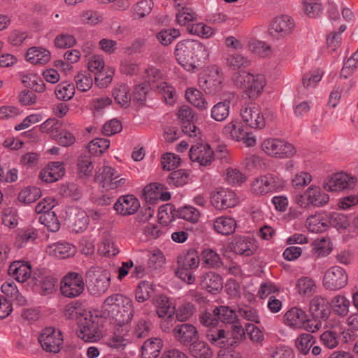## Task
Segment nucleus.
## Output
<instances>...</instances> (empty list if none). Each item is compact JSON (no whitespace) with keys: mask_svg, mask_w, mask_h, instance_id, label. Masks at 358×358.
Wrapping results in <instances>:
<instances>
[{"mask_svg":"<svg viewBox=\"0 0 358 358\" xmlns=\"http://www.w3.org/2000/svg\"><path fill=\"white\" fill-rule=\"evenodd\" d=\"M175 57L185 70L194 71L208 59V48L197 40H182L175 48Z\"/></svg>","mask_w":358,"mask_h":358,"instance_id":"1","label":"nucleus"},{"mask_svg":"<svg viewBox=\"0 0 358 358\" xmlns=\"http://www.w3.org/2000/svg\"><path fill=\"white\" fill-rule=\"evenodd\" d=\"M103 308L120 327L130 322L134 313L131 300L120 294L107 297L103 303Z\"/></svg>","mask_w":358,"mask_h":358,"instance_id":"2","label":"nucleus"},{"mask_svg":"<svg viewBox=\"0 0 358 358\" xmlns=\"http://www.w3.org/2000/svg\"><path fill=\"white\" fill-rule=\"evenodd\" d=\"M232 80L237 87L244 89L245 94L250 99H256L259 96L266 83L263 74L245 71L234 73Z\"/></svg>","mask_w":358,"mask_h":358,"instance_id":"3","label":"nucleus"},{"mask_svg":"<svg viewBox=\"0 0 358 358\" xmlns=\"http://www.w3.org/2000/svg\"><path fill=\"white\" fill-rule=\"evenodd\" d=\"M101 319L98 315H93L91 312L78 322V336L87 343H94L102 337Z\"/></svg>","mask_w":358,"mask_h":358,"instance_id":"4","label":"nucleus"},{"mask_svg":"<svg viewBox=\"0 0 358 358\" xmlns=\"http://www.w3.org/2000/svg\"><path fill=\"white\" fill-rule=\"evenodd\" d=\"M285 181L278 173H268L254 180L251 184V191L257 195L276 192L283 189Z\"/></svg>","mask_w":358,"mask_h":358,"instance_id":"5","label":"nucleus"},{"mask_svg":"<svg viewBox=\"0 0 358 358\" xmlns=\"http://www.w3.org/2000/svg\"><path fill=\"white\" fill-rule=\"evenodd\" d=\"M95 180L105 190H120L126 187L127 179L109 166H103L96 173Z\"/></svg>","mask_w":358,"mask_h":358,"instance_id":"6","label":"nucleus"},{"mask_svg":"<svg viewBox=\"0 0 358 358\" xmlns=\"http://www.w3.org/2000/svg\"><path fill=\"white\" fill-rule=\"evenodd\" d=\"M85 289V282L81 274L76 272H69L60 282L61 294L67 298H75L80 296Z\"/></svg>","mask_w":358,"mask_h":358,"instance_id":"7","label":"nucleus"},{"mask_svg":"<svg viewBox=\"0 0 358 358\" xmlns=\"http://www.w3.org/2000/svg\"><path fill=\"white\" fill-rule=\"evenodd\" d=\"M329 196L323 192L319 187L311 185L303 194L296 195L295 202L302 208L309 206H323L329 202Z\"/></svg>","mask_w":358,"mask_h":358,"instance_id":"8","label":"nucleus"},{"mask_svg":"<svg viewBox=\"0 0 358 358\" xmlns=\"http://www.w3.org/2000/svg\"><path fill=\"white\" fill-rule=\"evenodd\" d=\"M262 148L268 155L278 158L290 157L296 152L292 144L278 138H268L264 141Z\"/></svg>","mask_w":358,"mask_h":358,"instance_id":"9","label":"nucleus"},{"mask_svg":"<svg viewBox=\"0 0 358 358\" xmlns=\"http://www.w3.org/2000/svg\"><path fill=\"white\" fill-rule=\"evenodd\" d=\"M295 27L294 20L289 15L275 17L268 27V34L274 39H282L290 35Z\"/></svg>","mask_w":358,"mask_h":358,"instance_id":"10","label":"nucleus"},{"mask_svg":"<svg viewBox=\"0 0 358 358\" xmlns=\"http://www.w3.org/2000/svg\"><path fill=\"white\" fill-rule=\"evenodd\" d=\"M86 278L92 283L90 289L94 295L105 293L110 285V274L106 270L101 271L92 267L86 272Z\"/></svg>","mask_w":358,"mask_h":358,"instance_id":"11","label":"nucleus"},{"mask_svg":"<svg viewBox=\"0 0 358 358\" xmlns=\"http://www.w3.org/2000/svg\"><path fill=\"white\" fill-rule=\"evenodd\" d=\"M42 348L48 352H59L63 344V338L59 330L53 327L45 328L38 337Z\"/></svg>","mask_w":358,"mask_h":358,"instance_id":"12","label":"nucleus"},{"mask_svg":"<svg viewBox=\"0 0 358 358\" xmlns=\"http://www.w3.org/2000/svg\"><path fill=\"white\" fill-rule=\"evenodd\" d=\"M348 277L345 271L337 266L329 268L323 278V285L327 289L338 290L348 283Z\"/></svg>","mask_w":358,"mask_h":358,"instance_id":"13","label":"nucleus"},{"mask_svg":"<svg viewBox=\"0 0 358 358\" xmlns=\"http://www.w3.org/2000/svg\"><path fill=\"white\" fill-rule=\"evenodd\" d=\"M172 334L175 340L182 346H189L199 338L196 327L190 323L176 324L172 329Z\"/></svg>","mask_w":358,"mask_h":358,"instance_id":"14","label":"nucleus"},{"mask_svg":"<svg viewBox=\"0 0 358 358\" xmlns=\"http://www.w3.org/2000/svg\"><path fill=\"white\" fill-rule=\"evenodd\" d=\"M210 203L216 209L225 210L234 207L238 203V199L234 191L220 188L211 193Z\"/></svg>","mask_w":358,"mask_h":358,"instance_id":"15","label":"nucleus"},{"mask_svg":"<svg viewBox=\"0 0 358 358\" xmlns=\"http://www.w3.org/2000/svg\"><path fill=\"white\" fill-rule=\"evenodd\" d=\"M357 178L345 173H337L324 182L323 187L328 192H336L345 189H352Z\"/></svg>","mask_w":358,"mask_h":358,"instance_id":"16","label":"nucleus"},{"mask_svg":"<svg viewBox=\"0 0 358 358\" xmlns=\"http://www.w3.org/2000/svg\"><path fill=\"white\" fill-rule=\"evenodd\" d=\"M241 116L243 121L251 128L261 129L266 125L264 117L258 106H243L241 109Z\"/></svg>","mask_w":358,"mask_h":358,"instance_id":"17","label":"nucleus"},{"mask_svg":"<svg viewBox=\"0 0 358 358\" xmlns=\"http://www.w3.org/2000/svg\"><path fill=\"white\" fill-rule=\"evenodd\" d=\"M189 158L201 166H208L214 160L213 151L210 145L203 142L196 143L189 150Z\"/></svg>","mask_w":358,"mask_h":358,"instance_id":"18","label":"nucleus"},{"mask_svg":"<svg viewBox=\"0 0 358 358\" xmlns=\"http://www.w3.org/2000/svg\"><path fill=\"white\" fill-rule=\"evenodd\" d=\"M199 87L206 93L215 95L222 90V80L218 69H214L210 73H205L199 78Z\"/></svg>","mask_w":358,"mask_h":358,"instance_id":"19","label":"nucleus"},{"mask_svg":"<svg viewBox=\"0 0 358 358\" xmlns=\"http://www.w3.org/2000/svg\"><path fill=\"white\" fill-rule=\"evenodd\" d=\"M69 227L75 233L85 231L89 224L90 219L85 211L72 208L67 215Z\"/></svg>","mask_w":358,"mask_h":358,"instance_id":"20","label":"nucleus"},{"mask_svg":"<svg viewBox=\"0 0 358 358\" xmlns=\"http://www.w3.org/2000/svg\"><path fill=\"white\" fill-rule=\"evenodd\" d=\"M115 210L122 216L134 214L140 208L139 201L134 195L121 196L115 203Z\"/></svg>","mask_w":358,"mask_h":358,"instance_id":"21","label":"nucleus"},{"mask_svg":"<svg viewBox=\"0 0 358 358\" xmlns=\"http://www.w3.org/2000/svg\"><path fill=\"white\" fill-rule=\"evenodd\" d=\"M64 173L63 164L59 162H53L41 171L39 178L45 182H53L61 178Z\"/></svg>","mask_w":358,"mask_h":358,"instance_id":"22","label":"nucleus"},{"mask_svg":"<svg viewBox=\"0 0 358 358\" xmlns=\"http://www.w3.org/2000/svg\"><path fill=\"white\" fill-rule=\"evenodd\" d=\"M8 274L17 282L23 283L31 275V265L28 262L21 261L13 262L9 266Z\"/></svg>","mask_w":358,"mask_h":358,"instance_id":"23","label":"nucleus"},{"mask_svg":"<svg viewBox=\"0 0 358 358\" xmlns=\"http://www.w3.org/2000/svg\"><path fill=\"white\" fill-rule=\"evenodd\" d=\"M178 116L182 123V131L189 136H196L198 129L192 122L194 117L192 109L188 106H182L178 112Z\"/></svg>","mask_w":358,"mask_h":358,"instance_id":"24","label":"nucleus"},{"mask_svg":"<svg viewBox=\"0 0 358 358\" xmlns=\"http://www.w3.org/2000/svg\"><path fill=\"white\" fill-rule=\"evenodd\" d=\"M200 285L202 289L210 293L220 291L223 287L222 277L214 272L205 273L200 277Z\"/></svg>","mask_w":358,"mask_h":358,"instance_id":"25","label":"nucleus"},{"mask_svg":"<svg viewBox=\"0 0 358 358\" xmlns=\"http://www.w3.org/2000/svg\"><path fill=\"white\" fill-rule=\"evenodd\" d=\"M231 249L238 255L250 256L256 250L255 241L250 237H236L231 243Z\"/></svg>","mask_w":358,"mask_h":358,"instance_id":"26","label":"nucleus"},{"mask_svg":"<svg viewBox=\"0 0 358 358\" xmlns=\"http://www.w3.org/2000/svg\"><path fill=\"white\" fill-rule=\"evenodd\" d=\"M294 289L301 297L309 298L316 292L317 285L313 278L303 276L297 279Z\"/></svg>","mask_w":358,"mask_h":358,"instance_id":"27","label":"nucleus"},{"mask_svg":"<svg viewBox=\"0 0 358 358\" xmlns=\"http://www.w3.org/2000/svg\"><path fill=\"white\" fill-rule=\"evenodd\" d=\"M310 312L315 318L327 319L329 314V302L320 296H315L310 301Z\"/></svg>","mask_w":358,"mask_h":358,"instance_id":"28","label":"nucleus"},{"mask_svg":"<svg viewBox=\"0 0 358 358\" xmlns=\"http://www.w3.org/2000/svg\"><path fill=\"white\" fill-rule=\"evenodd\" d=\"M236 221L229 216H220L213 221L215 231L220 234L227 236L233 234L236 228Z\"/></svg>","mask_w":358,"mask_h":358,"instance_id":"29","label":"nucleus"},{"mask_svg":"<svg viewBox=\"0 0 358 358\" xmlns=\"http://www.w3.org/2000/svg\"><path fill=\"white\" fill-rule=\"evenodd\" d=\"M26 58L33 64L43 65L50 60V52L42 48L32 47L28 49Z\"/></svg>","mask_w":358,"mask_h":358,"instance_id":"30","label":"nucleus"},{"mask_svg":"<svg viewBox=\"0 0 358 358\" xmlns=\"http://www.w3.org/2000/svg\"><path fill=\"white\" fill-rule=\"evenodd\" d=\"M285 322L287 325L294 328H300L307 320L306 313L298 308H292L285 315Z\"/></svg>","mask_w":358,"mask_h":358,"instance_id":"31","label":"nucleus"},{"mask_svg":"<svg viewBox=\"0 0 358 358\" xmlns=\"http://www.w3.org/2000/svg\"><path fill=\"white\" fill-rule=\"evenodd\" d=\"M206 338L213 345L222 348L229 342L226 330L221 327H211L206 331Z\"/></svg>","mask_w":358,"mask_h":358,"instance_id":"32","label":"nucleus"},{"mask_svg":"<svg viewBox=\"0 0 358 358\" xmlns=\"http://www.w3.org/2000/svg\"><path fill=\"white\" fill-rule=\"evenodd\" d=\"M308 230L313 233H322L328 229L327 214L317 213L310 216L306 221Z\"/></svg>","mask_w":358,"mask_h":358,"instance_id":"33","label":"nucleus"},{"mask_svg":"<svg viewBox=\"0 0 358 358\" xmlns=\"http://www.w3.org/2000/svg\"><path fill=\"white\" fill-rule=\"evenodd\" d=\"M163 347V342L157 338L148 339L141 347L142 358H157Z\"/></svg>","mask_w":358,"mask_h":358,"instance_id":"34","label":"nucleus"},{"mask_svg":"<svg viewBox=\"0 0 358 358\" xmlns=\"http://www.w3.org/2000/svg\"><path fill=\"white\" fill-rule=\"evenodd\" d=\"M152 303L156 308L157 314L159 317L174 315L175 307L166 296L162 294L156 295L152 299Z\"/></svg>","mask_w":358,"mask_h":358,"instance_id":"35","label":"nucleus"},{"mask_svg":"<svg viewBox=\"0 0 358 358\" xmlns=\"http://www.w3.org/2000/svg\"><path fill=\"white\" fill-rule=\"evenodd\" d=\"M187 101L196 107L199 111L206 110L208 103L206 100L201 92L195 88H188L185 92Z\"/></svg>","mask_w":358,"mask_h":358,"instance_id":"36","label":"nucleus"},{"mask_svg":"<svg viewBox=\"0 0 358 358\" xmlns=\"http://www.w3.org/2000/svg\"><path fill=\"white\" fill-rule=\"evenodd\" d=\"M85 309L83 304L79 301H73L68 303L64 310V316L69 320H80L87 315V313H90Z\"/></svg>","mask_w":358,"mask_h":358,"instance_id":"37","label":"nucleus"},{"mask_svg":"<svg viewBox=\"0 0 358 358\" xmlns=\"http://www.w3.org/2000/svg\"><path fill=\"white\" fill-rule=\"evenodd\" d=\"M113 96L115 102L122 108H128L130 105L131 96L130 88L127 85L120 84L113 90Z\"/></svg>","mask_w":358,"mask_h":358,"instance_id":"38","label":"nucleus"},{"mask_svg":"<svg viewBox=\"0 0 358 358\" xmlns=\"http://www.w3.org/2000/svg\"><path fill=\"white\" fill-rule=\"evenodd\" d=\"M244 132L241 122L238 120H232L226 124L222 129V133L227 138L237 141H241L244 136Z\"/></svg>","mask_w":358,"mask_h":358,"instance_id":"39","label":"nucleus"},{"mask_svg":"<svg viewBox=\"0 0 358 358\" xmlns=\"http://www.w3.org/2000/svg\"><path fill=\"white\" fill-rule=\"evenodd\" d=\"M189 351L194 358H211L213 351L209 345L204 341H196L189 346Z\"/></svg>","mask_w":358,"mask_h":358,"instance_id":"40","label":"nucleus"},{"mask_svg":"<svg viewBox=\"0 0 358 358\" xmlns=\"http://www.w3.org/2000/svg\"><path fill=\"white\" fill-rule=\"evenodd\" d=\"M1 292L10 300L16 301L19 305L26 303L25 298L19 292L15 283L13 281H6L1 285Z\"/></svg>","mask_w":358,"mask_h":358,"instance_id":"41","label":"nucleus"},{"mask_svg":"<svg viewBox=\"0 0 358 358\" xmlns=\"http://www.w3.org/2000/svg\"><path fill=\"white\" fill-rule=\"evenodd\" d=\"M230 105L229 99L217 103L210 110V117L217 122L224 121L229 115Z\"/></svg>","mask_w":358,"mask_h":358,"instance_id":"42","label":"nucleus"},{"mask_svg":"<svg viewBox=\"0 0 358 358\" xmlns=\"http://www.w3.org/2000/svg\"><path fill=\"white\" fill-rule=\"evenodd\" d=\"M331 306L334 313L344 317L349 312L350 301L343 295H336L331 299Z\"/></svg>","mask_w":358,"mask_h":358,"instance_id":"43","label":"nucleus"},{"mask_svg":"<svg viewBox=\"0 0 358 358\" xmlns=\"http://www.w3.org/2000/svg\"><path fill=\"white\" fill-rule=\"evenodd\" d=\"M115 69L111 66H106L95 73V84L101 88L106 87L112 81Z\"/></svg>","mask_w":358,"mask_h":358,"instance_id":"44","label":"nucleus"},{"mask_svg":"<svg viewBox=\"0 0 358 358\" xmlns=\"http://www.w3.org/2000/svg\"><path fill=\"white\" fill-rule=\"evenodd\" d=\"M41 196L39 188L36 187H27L22 189L18 194V200L24 204L35 202Z\"/></svg>","mask_w":358,"mask_h":358,"instance_id":"45","label":"nucleus"},{"mask_svg":"<svg viewBox=\"0 0 358 358\" xmlns=\"http://www.w3.org/2000/svg\"><path fill=\"white\" fill-rule=\"evenodd\" d=\"M173 215L194 223L198 221L200 213L194 207L186 206L176 210Z\"/></svg>","mask_w":358,"mask_h":358,"instance_id":"46","label":"nucleus"},{"mask_svg":"<svg viewBox=\"0 0 358 358\" xmlns=\"http://www.w3.org/2000/svg\"><path fill=\"white\" fill-rule=\"evenodd\" d=\"M301 3L303 13L309 17H317L322 13V6L318 0H302Z\"/></svg>","mask_w":358,"mask_h":358,"instance_id":"47","label":"nucleus"},{"mask_svg":"<svg viewBox=\"0 0 358 358\" xmlns=\"http://www.w3.org/2000/svg\"><path fill=\"white\" fill-rule=\"evenodd\" d=\"M187 29L189 34L204 38H208L215 34L213 29L202 22L189 24Z\"/></svg>","mask_w":358,"mask_h":358,"instance_id":"48","label":"nucleus"},{"mask_svg":"<svg viewBox=\"0 0 358 358\" xmlns=\"http://www.w3.org/2000/svg\"><path fill=\"white\" fill-rule=\"evenodd\" d=\"M225 60L227 65L234 70L250 65V60L239 53L229 54Z\"/></svg>","mask_w":358,"mask_h":358,"instance_id":"49","label":"nucleus"},{"mask_svg":"<svg viewBox=\"0 0 358 358\" xmlns=\"http://www.w3.org/2000/svg\"><path fill=\"white\" fill-rule=\"evenodd\" d=\"M215 315H217V322L233 324L236 315L234 311L228 306H221L214 309Z\"/></svg>","mask_w":358,"mask_h":358,"instance_id":"50","label":"nucleus"},{"mask_svg":"<svg viewBox=\"0 0 358 358\" xmlns=\"http://www.w3.org/2000/svg\"><path fill=\"white\" fill-rule=\"evenodd\" d=\"M199 257L195 250H189L184 257L178 258V264L190 270L196 268L199 265Z\"/></svg>","mask_w":358,"mask_h":358,"instance_id":"51","label":"nucleus"},{"mask_svg":"<svg viewBox=\"0 0 358 358\" xmlns=\"http://www.w3.org/2000/svg\"><path fill=\"white\" fill-rule=\"evenodd\" d=\"M314 343L313 336L304 333L297 337L295 341V346L301 354L306 355L309 352Z\"/></svg>","mask_w":358,"mask_h":358,"instance_id":"52","label":"nucleus"},{"mask_svg":"<svg viewBox=\"0 0 358 358\" xmlns=\"http://www.w3.org/2000/svg\"><path fill=\"white\" fill-rule=\"evenodd\" d=\"M38 220L52 232L57 231L60 228V223L53 211L39 215Z\"/></svg>","mask_w":358,"mask_h":358,"instance_id":"53","label":"nucleus"},{"mask_svg":"<svg viewBox=\"0 0 358 358\" xmlns=\"http://www.w3.org/2000/svg\"><path fill=\"white\" fill-rule=\"evenodd\" d=\"M110 146V141L104 138H95L87 145L88 151L94 155L103 153Z\"/></svg>","mask_w":358,"mask_h":358,"instance_id":"54","label":"nucleus"},{"mask_svg":"<svg viewBox=\"0 0 358 358\" xmlns=\"http://www.w3.org/2000/svg\"><path fill=\"white\" fill-rule=\"evenodd\" d=\"M201 257L203 264L209 268H218L222 265V261L220 255L212 249H204L202 251Z\"/></svg>","mask_w":358,"mask_h":358,"instance_id":"55","label":"nucleus"},{"mask_svg":"<svg viewBox=\"0 0 358 358\" xmlns=\"http://www.w3.org/2000/svg\"><path fill=\"white\" fill-rule=\"evenodd\" d=\"M77 89L81 92L88 91L93 85V80L90 73L79 72L74 78Z\"/></svg>","mask_w":358,"mask_h":358,"instance_id":"56","label":"nucleus"},{"mask_svg":"<svg viewBox=\"0 0 358 358\" xmlns=\"http://www.w3.org/2000/svg\"><path fill=\"white\" fill-rule=\"evenodd\" d=\"M327 223L328 227L331 225L337 229H346L350 224L346 215L336 212L327 215Z\"/></svg>","mask_w":358,"mask_h":358,"instance_id":"57","label":"nucleus"},{"mask_svg":"<svg viewBox=\"0 0 358 358\" xmlns=\"http://www.w3.org/2000/svg\"><path fill=\"white\" fill-rule=\"evenodd\" d=\"M54 255L60 259H65L73 255L75 247L67 242H58L53 245Z\"/></svg>","mask_w":358,"mask_h":358,"instance_id":"58","label":"nucleus"},{"mask_svg":"<svg viewBox=\"0 0 358 358\" xmlns=\"http://www.w3.org/2000/svg\"><path fill=\"white\" fill-rule=\"evenodd\" d=\"M188 180L189 174L182 169L171 172L167 178L169 185L176 187L183 186L188 182Z\"/></svg>","mask_w":358,"mask_h":358,"instance_id":"59","label":"nucleus"},{"mask_svg":"<svg viewBox=\"0 0 358 358\" xmlns=\"http://www.w3.org/2000/svg\"><path fill=\"white\" fill-rule=\"evenodd\" d=\"M180 35L178 29L172 28L162 29L157 33L156 37L157 41L163 45H168L171 44L176 38Z\"/></svg>","mask_w":358,"mask_h":358,"instance_id":"60","label":"nucleus"},{"mask_svg":"<svg viewBox=\"0 0 358 358\" xmlns=\"http://www.w3.org/2000/svg\"><path fill=\"white\" fill-rule=\"evenodd\" d=\"M228 336V345L232 346L234 343L241 341L245 336V330L241 325L238 324H231L230 329L226 331Z\"/></svg>","mask_w":358,"mask_h":358,"instance_id":"61","label":"nucleus"},{"mask_svg":"<svg viewBox=\"0 0 358 358\" xmlns=\"http://www.w3.org/2000/svg\"><path fill=\"white\" fill-rule=\"evenodd\" d=\"M55 93L58 99L70 100L74 95L75 87L73 84L62 83L56 87Z\"/></svg>","mask_w":358,"mask_h":358,"instance_id":"62","label":"nucleus"},{"mask_svg":"<svg viewBox=\"0 0 358 358\" xmlns=\"http://www.w3.org/2000/svg\"><path fill=\"white\" fill-rule=\"evenodd\" d=\"M176 21L180 25H185L190 22H193L197 19V15L193 10L187 7H182L177 8Z\"/></svg>","mask_w":358,"mask_h":358,"instance_id":"63","label":"nucleus"},{"mask_svg":"<svg viewBox=\"0 0 358 358\" xmlns=\"http://www.w3.org/2000/svg\"><path fill=\"white\" fill-rule=\"evenodd\" d=\"M195 311L194 306L191 303H185L176 310L175 313L176 319L180 322H184L193 315Z\"/></svg>","mask_w":358,"mask_h":358,"instance_id":"64","label":"nucleus"}]
</instances>
